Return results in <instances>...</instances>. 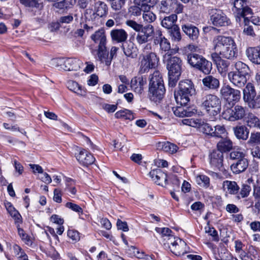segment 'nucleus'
<instances>
[{
  "label": "nucleus",
  "mask_w": 260,
  "mask_h": 260,
  "mask_svg": "<svg viewBox=\"0 0 260 260\" xmlns=\"http://www.w3.org/2000/svg\"><path fill=\"white\" fill-rule=\"evenodd\" d=\"M212 44L214 51L219 53L222 58L232 59L236 57L238 49L232 37L221 35L215 36Z\"/></svg>",
  "instance_id": "f257e3e1"
},
{
  "label": "nucleus",
  "mask_w": 260,
  "mask_h": 260,
  "mask_svg": "<svg viewBox=\"0 0 260 260\" xmlns=\"http://www.w3.org/2000/svg\"><path fill=\"white\" fill-rule=\"evenodd\" d=\"M151 43H147L142 49V53L139 56V72L141 74L147 73L152 69H155L159 62V57L152 51Z\"/></svg>",
  "instance_id": "f03ea898"
},
{
  "label": "nucleus",
  "mask_w": 260,
  "mask_h": 260,
  "mask_svg": "<svg viewBox=\"0 0 260 260\" xmlns=\"http://www.w3.org/2000/svg\"><path fill=\"white\" fill-rule=\"evenodd\" d=\"M195 93L194 85L190 80L180 81L179 84V90L174 93L176 102L181 106H185L190 101V97L194 95Z\"/></svg>",
  "instance_id": "7ed1b4c3"
},
{
  "label": "nucleus",
  "mask_w": 260,
  "mask_h": 260,
  "mask_svg": "<svg viewBox=\"0 0 260 260\" xmlns=\"http://www.w3.org/2000/svg\"><path fill=\"white\" fill-rule=\"evenodd\" d=\"M91 39L95 43L98 45V49L95 51L96 54L95 58L101 62H105L106 66L110 64V61L106 60L108 57V53L107 51L106 37L103 29H100L96 31L91 36Z\"/></svg>",
  "instance_id": "20e7f679"
},
{
  "label": "nucleus",
  "mask_w": 260,
  "mask_h": 260,
  "mask_svg": "<svg viewBox=\"0 0 260 260\" xmlns=\"http://www.w3.org/2000/svg\"><path fill=\"white\" fill-rule=\"evenodd\" d=\"M203 108L210 116L217 115L221 111V101L216 95L207 94L203 98L202 104Z\"/></svg>",
  "instance_id": "39448f33"
},
{
  "label": "nucleus",
  "mask_w": 260,
  "mask_h": 260,
  "mask_svg": "<svg viewBox=\"0 0 260 260\" xmlns=\"http://www.w3.org/2000/svg\"><path fill=\"white\" fill-rule=\"evenodd\" d=\"M232 10L235 14L236 20L240 23L242 18L248 20L249 15L253 14L252 9L249 7L247 0H234Z\"/></svg>",
  "instance_id": "423d86ee"
},
{
  "label": "nucleus",
  "mask_w": 260,
  "mask_h": 260,
  "mask_svg": "<svg viewBox=\"0 0 260 260\" xmlns=\"http://www.w3.org/2000/svg\"><path fill=\"white\" fill-rule=\"evenodd\" d=\"M200 131L204 134L213 137L222 138L225 137L227 132L223 125H217L213 127L207 122L203 120V123L201 124Z\"/></svg>",
  "instance_id": "0eeeda50"
},
{
  "label": "nucleus",
  "mask_w": 260,
  "mask_h": 260,
  "mask_svg": "<svg viewBox=\"0 0 260 260\" xmlns=\"http://www.w3.org/2000/svg\"><path fill=\"white\" fill-rule=\"evenodd\" d=\"M246 115L245 109L240 105L232 108L227 107L222 112L223 118L231 121H235L242 119Z\"/></svg>",
  "instance_id": "6e6552de"
},
{
  "label": "nucleus",
  "mask_w": 260,
  "mask_h": 260,
  "mask_svg": "<svg viewBox=\"0 0 260 260\" xmlns=\"http://www.w3.org/2000/svg\"><path fill=\"white\" fill-rule=\"evenodd\" d=\"M169 53H165L163 55L164 61L166 63L168 74L181 75L182 61L177 56H173Z\"/></svg>",
  "instance_id": "1a4fd4ad"
},
{
  "label": "nucleus",
  "mask_w": 260,
  "mask_h": 260,
  "mask_svg": "<svg viewBox=\"0 0 260 260\" xmlns=\"http://www.w3.org/2000/svg\"><path fill=\"white\" fill-rule=\"evenodd\" d=\"M210 15L212 24L216 27L227 26L231 23L230 19L221 10L212 9Z\"/></svg>",
  "instance_id": "9d476101"
},
{
  "label": "nucleus",
  "mask_w": 260,
  "mask_h": 260,
  "mask_svg": "<svg viewBox=\"0 0 260 260\" xmlns=\"http://www.w3.org/2000/svg\"><path fill=\"white\" fill-rule=\"evenodd\" d=\"M154 35V28L151 24H147L137 32L136 41L139 45L147 43L151 41Z\"/></svg>",
  "instance_id": "9b49d317"
},
{
  "label": "nucleus",
  "mask_w": 260,
  "mask_h": 260,
  "mask_svg": "<svg viewBox=\"0 0 260 260\" xmlns=\"http://www.w3.org/2000/svg\"><path fill=\"white\" fill-rule=\"evenodd\" d=\"M220 94L224 99L230 102H237L240 98V91L229 85L223 86L220 89Z\"/></svg>",
  "instance_id": "f8f14e48"
},
{
  "label": "nucleus",
  "mask_w": 260,
  "mask_h": 260,
  "mask_svg": "<svg viewBox=\"0 0 260 260\" xmlns=\"http://www.w3.org/2000/svg\"><path fill=\"white\" fill-rule=\"evenodd\" d=\"M223 153L218 150H213L209 155L210 165L214 170H220L222 166Z\"/></svg>",
  "instance_id": "ddd939ff"
},
{
  "label": "nucleus",
  "mask_w": 260,
  "mask_h": 260,
  "mask_svg": "<svg viewBox=\"0 0 260 260\" xmlns=\"http://www.w3.org/2000/svg\"><path fill=\"white\" fill-rule=\"evenodd\" d=\"M147 84V80L145 78L142 77H135L131 80V89L136 93L141 94Z\"/></svg>",
  "instance_id": "4468645a"
},
{
  "label": "nucleus",
  "mask_w": 260,
  "mask_h": 260,
  "mask_svg": "<svg viewBox=\"0 0 260 260\" xmlns=\"http://www.w3.org/2000/svg\"><path fill=\"white\" fill-rule=\"evenodd\" d=\"M76 157L80 165L85 167L92 164L95 161L93 156L84 149L80 150L79 152L76 154Z\"/></svg>",
  "instance_id": "2eb2a0df"
},
{
  "label": "nucleus",
  "mask_w": 260,
  "mask_h": 260,
  "mask_svg": "<svg viewBox=\"0 0 260 260\" xmlns=\"http://www.w3.org/2000/svg\"><path fill=\"white\" fill-rule=\"evenodd\" d=\"M78 60L75 58L56 59L54 60L60 69L64 71H73L77 70Z\"/></svg>",
  "instance_id": "dca6fc26"
},
{
  "label": "nucleus",
  "mask_w": 260,
  "mask_h": 260,
  "mask_svg": "<svg viewBox=\"0 0 260 260\" xmlns=\"http://www.w3.org/2000/svg\"><path fill=\"white\" fill-rule=\"evenodd\" d=\"M150 177L158 185L165 186L168 184V177L160 169H155L149 173Z\"/></svg>",
  "instance_id": "f3484780"
},
{
  "label": "nucleus",
  "mask_w": 260,
  "mask_h": 260,
  "mask_svg": "<svg viewBox=\"0 0 260 260\" xmlns=\"http://www.w3.org/2000/svg\"><path fill=\"white\" fill-rule=\"evenodd\" d=\"M176 5V0H160L157 5L160 13L169 14L174 11Z\"/></svg>",
  "instance_id": "a211bd4d"
},
{
  "label": "nucleus",
  "mask_w": 260,
  "mask_h": 260,
  "mask_svg": "<svg viewBox=\"0 0 260 260\" xmlns=\"http://www.w3.org/2000/svg\"><path fill=\"white\" fill-rule=\"evenodd\" d=\"M165 90L164 85L149 86V92L150 100L155 102L160 101L163 98Z\"/></svg>",
  "instance_id": "6ab92c4d"
},
{
  "label": "nucleus",
  "mask_w": 260,
  "mask_h": 260,
  "mask_svg": "<svg viewBox=\"0 0 260 260\" xmlns=\"http://www.w3.org/2000/svg\"><path fill=\"white\" fill-rule=\"evenodd\" d=\"M228 78L233 84L238 87L244 86L247 80V76L237 74L233 72L228 73Z\"/></svg>",
  "instance_id": "aec40b11"
},
{
  "label": "nucleus",
  "mask_w": 260,
  "mask_h": 260,
  "mask_svg": "<svg viewBox=\"0 0 260 260\" xmlns=\"http://www.w3.org/2000/svg\"><path fill=\"white\" fill-rule=\"evenodd\" d=\"M246 55L252 63L260 64V45L247 48Z\"/></svg>",
  "instance_id": "412c9836"
},
{
  "label": "nucleus",
  "mask_w": 260,
  "mask_h": 260,
  "mask_svg": "<svg viewBox=\"0 0 260 260\" xmlns=\"http://www.w3.org/2000/svg\"><path fill=\"white\" fill-rule=\"evenodd\" d=\"M256 94L253 84L251 83H248L245 88L243 89V99L245 102L251 104L254 100Z\"/></svg>",
  "instance_id": "4be33fe9"
},
{
  "label": "nucleus",
  "mask_w": 260,
  "mask_h": 260,
  "mask_svg": "<svg viewBox=\"0 0 260 260\" xmlns=\"http://www.w3.org/2000/svg\"><path fill=\"white\" fill-rule=\"evenodd\" d=\"M95 7L96 9V13H94L91 9H87L85 11V17L87 19V16L88 14L92 13L93 15H95L103 17L106 15L108 11L107 6L104 2L98 1L95 3Z\"/></svg>",
  "instance_id": "5701e85b"
},
{
  "label": "nucleus",
  "mask_w": 260,
  "mask_h": 260,
  "mask_svg": "<svg viewBox=\"0 0 260 260\" xmlns=\"http://www.w3.org/2000/svg\"><path fill=\"white\" fill-rule=\"evenodd\" d=\"M183 31L192 41H196L199 36V30L198 27L191 24H184L182 26Z\"/></svg>",
  "instance_id": "b1692460"
},
{
  "label": "nucleus",
  "mask_w": 260,
  "mask_h": 260,
  "mask_svg": "<svg viewBox=\"0 0 260 260\" xmlns=\"http://www.w3.org/2000/svg\"><path fill=\"white\" fill-rule=\"evenodd\" d=\"M177 244H175L174 247H170L171 251L176 255H183L188 252V247L186 243L180 239H177Z\"/></svg>",
  "instance_id": "393cba45"
},
{
  "label": "nucleus",
  "mask_w": 260,
  "mask_h": 260,
  "mask_svg": "<svg viewBox=\"0 0 260 260\" xmlns=\"http://www.w3.org/2000/svg\"><path fill=\"white\" fill-rule=\"evenodd\" d=\"M248 166L247 159L244 158L232 164L231 166V169L234 173L239 174L244 172L247 169Z\"/></svg>",
  "instance_id": "a878e982"
},
{
  "label": "nucleus",
  "mask_w": 260,
  "mask_h": 260,
  "mask_svg": "<svg viewBox=\"0 0 260 260\" xmlns=\"http://www.w3.org/2000/svg\"><path fill=\"white\" fill-rule=\"evenodd\" d=\"M111 37L113 41L118 43L125 42L127 38V32L123 29H115L110 32Z\"/></svg>",
  "instance_id": "bb28decb"
},
{
  "label": "nucleus",
  "mask_w": 260,
  "mask_h": 260,
  "mask_svg": "<svg viewBox=\"0 0 260 260\" xmlns=\"http://www.w3.org/2000/svg\"><path fill=\"white\" fill-rule=\"evenodd\" d=\"M157 0H134V4L139 6L143 12L150 10L157 3Z\"/></svg>",
  "instance_id": "cd10ccee"
},
{
  "label": "nucleus",
  "mask_w": 260,
  "mask_h": 260,
  "mask_svg": "<svg viewBox=\"0 0 260 260\" xmlns=\"http://www.w3.org/2000/svg\"><path fill=\"white\" fill-rule=\"evenodd\" d=\"M218 142L217 144V148L218 151L221 153L229 151L233 148L232 142L228 138H223Z\"/></svg>",
  "instance_id": "c85d7f7f"
},
{
  "label": "nucleus",
  "mask_w": 260,
  "mask_h": 260,
  "mask_svg": "<svg viewBox=\"0 0 260 260\" xmlns=\"http://www.w3.org/2000/svg\"><path fill=\"white\" fill-rule=\"evenodd\" d=\"M177 20V16L176 14H171L170 16L165 17L161 21V24L162 27L170 29L174 26L176 25L174 24Z\"/></svg>",
  "instance_id": "c756f323"
},
{
  "label": "nucleus",
  "mask_w": 260,
  "mask_h": 260,
  "mask_svg": "<svg viewBox=\"0 0 260 260\" xmlns=\"http://www.w3.org/2000/svg\"><path fill=\"white\" fill-rule=\"evenodd\" d=\"M203 83L205 86L210 89H216L219 86V80L212 76H208L204 78Z\"/></svg>",
  "instance_id": "7c9ffc66"
},
{
  "label": "nucleus",
  "mask_w": 260,
  "mask_h": 260,
  "mask_svg": "<svg viewBox=\"0 0 260 260\" xmlns=\"http://www.w3.org/2000/svg\"><path fill=\"white\" fill-rule=\"evenodd\" d=\"M164 85L162 76L158 71H155L150 76L149 86Z\"/></svg>",
  "instance_id": "2f4dec72"
},
{
  "label": "nucleus",
  "mask_w": 260,
  "mask_h": 260,
  "mask_svg": "<svg viewBox=\"0 0 260 260\" xmlns=\"http://www.w3.org/2000/svg\"><path fill=\"white\" fill-rule=\"evenodd\" d=\"M222 187L224 191L230 194L236 193L239 189L236 182L229 180L224 181L223 182Z\"/></svg>",
  "instance_id": "473e14b6"
},
{
  "label": "nucleus",
  "mask_w": 260,
  "mask_h": 260,
  "mask_svg": "<svg viewBox=\"0 0 260 260\" xmlns=\"http://www.w3.org/2000/svg\"><path fill=\"white\" fill-rule=\"evenodd\" d=\"M234 66L235 71H232L233 72L248 76L249 68L247 64L239 61L235 63Z\"/></svg>",
  "instance_id": "72a5a7b5"
},
{
  "label": "nucleus",
  "mask_w": 260,
  "mask_h": 260,
  "mask_svg": "<svg viewBox=\"0 0 260 260\" xmlns=\"http://www.w3.org/2000/svg\"><path fill=\"white\" fill-rule=\"evenodd\" d=\"M235 136L238 139L246 140L248 137L249 132L244 126H236L234 128Z\"/></svg>",
  "instance_id": "f704fd0d"
},
{
  "label": "nucleus",
  "mask_w": 260,
  "mask_h": 260,
  "mask_svg": "<svg viewBox=\"0 0 260 260\" xmlns=\"http://www.w3.org/2000/svg\"><path fill=\"white\" fill-rule=\"evenodd\" d=\"M68 88L71 91L81 95L85 94V91L82 88V87L79 84L74 81H69L67 83Z\"/></svg>",
  "instance_id": "c9c22d12"
},
{
  "label": "nucleus",
  "mask_w": 260,
  "mask_h": 260,
  "mask_svg": "<svg viewBox=\"0 0 260 260\" xmlns=\"http://www.w3.org/2000/svg\"><path fill=\"white\" fill-rule=\"evenodd\" d=\"M134 44L131 42H124L122 44V49L124 54L132 58L134 57V53L135 52V48L134 47Z\"/></svg>",
  "instance_id": "e433bc0d"
},
{
  "label": "nucleus",
  "mask_w": 260,
  "mask_h": 260,
  "mask_svg": "<svg viewBox=\"0 0 260 260\" xmlns=\"http://www.w3.org/2000/svg\"><path fill=\"white\" fill-rule=\"evenodd\" d=\"M196 69L205 74H209L212 69V64L210 61L204 58L202 60V62Z\"/></svg>",
  "instance_id": "4c0bfd02"
},
{
  "label": "nucleus",
  "mask_w": 260,
  "mask_h": 260,
  "mask_svg": "<svg viewBox=\"0 0 260 260\" xmlns=\"http://www.w3.org/2000/svg\"><path fill=\"white\" fill-rule=\"evenodd\" d=\"M169 34L172 41L179 42L181 40V35L179 26L176 25L169 29Z\"/></svg>",
  "instance_id": "58836bf2"
},
{
  "label": "nucleus",
  "mask_w": 260,
  "mask_h": 260,
  "mask_svg": "<svg viewBox=\"0 0 260 260\" xmlns=\"http://www.w3.org/2000/svg\"><path fill=\"white\" fill-rule=\"evenodd\" d=\"M159 46L161 50L166 53L169 52V54H173L175 53L173 49H171V45L169 41L165 37L160 38Z\"/></svg>",
  "instance_id": "ea45409f"
},
{
  "label": "nucleus",
  "mask_w": 260,
  "mask_h": 260,
  "mask_svg": "<svg viewBox=\"0 0 260 260\" xmlns=\"http://www.w3.org/2000/svg\"><path fill=\"white\" fill-rule=\"evenodd\" d=\"M196 181L201 187L207 188L210 185V178L205 175H198L196 177Z\"/></svg>",
  "instance_id": "a19ab883"
},
{
  "label": "nucleus",
  "mask_w": 260,
  "mask_h": 260,
  "mask_svg": "<svg viewBox=\"0 0 260 260\" xmlns=\"http://www.w3.org/2000/svg\"><path fill=\"white\" fill-rule=\"evenodd\" d=\"M115 116L117 118H122L128 120H133L134 118L132 112L127 109L117 111L115 114Z\"/></svg>",
  "instance_id": "79ce46f5"
},
{
  "label": "nucleus",
  "mask_w": 260,
  "mask_h": 260,
  "mask_svg": "<svg viewBox=\"0 0 260 260\" xmlns=\"http://www.w3.org/2000/svg\"><path fill=\"white\" fill-rule=\"evenodd\" d=\"M142 18L145 23L150 24L156 20V15L153 12L149 10L142 13Z\"/></svg>",
  "instance_id": "37998d69"
},
{
  "label": "nucleus",
  "mask_w": 260,
  "mask_h": 260,
  "mask_svg": "<svg viewBox=\"0 0 260 260\" xmlns=\"http://www.w3.org/2000/svg\"><path fill=\"white\" fill-rule=\"evenodd\" d=\"M177 239H180L179 237H175L172 235L170 237H167L165 239L163 240L164 246L165 248H168L170 250V247H173L175 244H177Z\"/></svg>",
  "instance_id": "c03bdc74"
},
{
  "label": "nucleus",
  "mask_w": 260,
  "mask_h": 260,
  "mask_svg": "<svg viewBox=\"0 0 260 260\" xmlns=\"http://www.w3.org/2000/svg\"><path fill=\"white\" fill-rule=\"evenodd\" d=\"M184 124L187 125L200 129L201 124L203 123V120L201 119H184L182 120Z\"/></svg>",
  "instance_id": "a18cd8bd"
},
{
  "label": "nucleus",
  "mask_w": 260,
  "mask_h": 260,
  "mask_svg": "<svg viewBox=\"0 0 260 260\" xmlns=\"http://www.w3.org/2000/svg\"><path fill=\"white\" fill-rule=\"evenodd\" d=\"M21 4L25 7H35L36 8L42 9L43 5L42 3H39L37 0H19Z\"/></svg>",
  "instance_id": "49530a36"
},
{
  "label": "nucleus",
  "mask_w": 260,
  "mask_h": 260,
  "mask_svg": "<svg viewBox=\"0 0 260 260\" xmlns=\"http://www.w3.org/2000/svg\"><path fill=\"white\" fill-rule=\"evenodd\" d=\"M178 148L177 145L169 142H165L162 145V149L164 151L172 154L176 152Z\"/></svg>",
  "instance_id": "de8ad7c7"
},
{
  "label": "nucleus",
  "mask_w": 260,
  "mask_h": 260,
  "mask_svg": "<svg viewBox=\"0 0 260 260\" xmlns=\"http://www.w3.org/2000/svg\"><path fill=\"white\" fill-rule=\"evenodd\" d=\"M74 0H63L54 4L55 7L60 9L67 10L73 6Z\"/></svg>",
  "instance_id": "09e8293b"
},
{
  "label": "nucleus",
  "mask_w": 260,
  "mask_h": 260,
  "mask_svg": "<svg viewBox=\"0 0 260 260\" xmlns=\"http://www.w3.org/2000/svg\"><path fill=\"white\" fill-rule=\"evenodd\" d=\"M230 158L231 159L237 161V160L245 158V154L243 151L240 149L234 150L230 153Z\"/></svg>",
  "instance_id": "8fccbe9b"
},
{
  "label": "nucleus",
  "mask_w": 260,
  "mask_h": 260,
  "mask_svg": "<svg viewBox=\"0 0 260 260\" xmlns=\"http://www.w3.org/2000/svg\"><path fill=\"white\" fill-rule=\"evenodd\" d=\"M177 107L174 111V114L178 117L191 116L193 113L192 112L187 111L182 107Z\"/></svg>",
  "instance_id": "3c124183"
},
{
  "label": "nucleus",
  "mask_w": 260,
  "mask_h": 260,
  "mask_svg": "<svg viewBox=\"0 0 260 260\" xmlns=\"http://www.w3.org/2000/svg\"><path fill=\"white\" fill-rule=\"evenodd\" d=\"M217 68L220 73H225L228 71L230 62L228 61L219 59V61L216 63Z\"/></svg>",
  "instance_id": "603ef678"
},
{
  "label": "nucleus",
  "mask_w": 260,
  "mask_h": 260,
  "mask_svg": "<svg viewBox=\"0 0 260 260\" xmlns=\"http://www.w3.org/2000/svg\"><path fill=\"white\" fill-rule=\"evenodd\" d=\"M248 126L250 127H257L259 128V119L254 115H249L247 121Z\"/></svg>",
  "instance_id": "864d4df0"
},
{
  "label": "nucleus",
  "mask_w": 260,
  "mask_h": 260,
  "mask_svg": "<svg viewBox=\"0 0 260 260\" xmlns=\"http://www.w3.org/2000/svg\"><path fill=\"white\" fill-rule=\"evenodd\" d=\"M6 207L10 215L12 217H14L17 222L20 221L21 215L17 211L15 210L14 208L12 206V205L10 203H8Z\"/></svg>",
  "instance_id": "5fc2aeb1"
},
{
  "label": "nucleus",
  "mask_w": 260,
  "mask_h": 260,
  "mask_svg": "<svg viewBox=\"0 0 260 260\" xmlns=\"http://www.w3.org/2000/svg\"><path fill=\"white\" fill-rule=\"evenodd\" d=\"M201 55L196 53L188 54L187 56V60L188 63L192 67L195 68L196 65H197L198 59Z\"/></svg>",
  "instance_id": "6e6d98bb"
},
{
  "label": "nucleus",
  "mask_w": 260,
  "mask_h": 260,
  "mask_svg": "<svg viewBox=\"0 0 260 260\" xmlns=\"http://www.w3.org/2000/svg\"><path fill=\"white\" fill-rule=\"evenodd\" d=\"M244 19V28L243 29V32L248 36H255V33L253 27L252 26L249 25V23L250 22L249 17H248V20L247 21H245V18Z\"/></svg>",
  "instance_id": "4d7b16f0"
},
{
  "label": "nucleus",
  "mask_w": 260,
  "mask_h": 260,
  "mask_svg": "<svg viewBox=\"0 0 260 260\" xmlns=\"http://www.w3.org/2000/svg\"><path fill=\"white\" fill-rule=\"evenodd\" d=\"M125 24L128 26L132 28L137 32L142 29L144 26L142 24L138 23L136 21L133 20H127L125 22Z\"/></svg>",
  "instance_id": "13d9d810"
},
{
  "label": "nucleus",
  "mask_w": 260,
  "mask_h": 260,
  "mask_svg": "<svg viewBox=\"0 0 260 260\" xmlns=\"http://www.w3.org/2000/svg\"><path fill=\"white\" fill-rule=\"evenodd\" d=\"M155 231L161 235L163 240H164L167 237H170L172 235V231L168 228H156Z\"/></svg>",
  "instance_id": "bf43d9fd"
},
{
  "label": "nucleus",
  "mask_w": 260,
  "mask_h": 260,
  "mask_svg": "<svg viewBox=\"0 0 260 260\" xmlns=\"http://www.w3.org/2000/svg\"><path fill=\"white\" fill-rule=\"evenodd\" d=\"M68 236L75 242L78 241L80 239L79 233L74 230H68Z\"/></svg>",
  "instance_id": "052dcab7"
},
{
  "label": "nucleus",
  "mask_w": 260,
  "mask_h": 260,
  "mask_svg": "<svg viewBox=\"0 0 260 260\" xmlns=\"http://www.w3.org/2000/svg\"><path fill=\"white\" fill-rule=\"evenodd\" d=\"M168 76L169 86L174 87L179 79L180 74H168Z\"/></svg>",
  "instance_id": "680f3d73"
},
{
  "label": "nucleus",
  "mask_w": 260,
  "mask_h": 260,
  "mask_svg": "<svg viewBox=\"0 0 260 260\" xmlns=\"http://www.w3.org/2000/svg\"><path fill=\"white\" fill-rule=\"evenodd\" d=\"M205 232L209 235L211 236L213 238V240L215 241H218L219 237L218 236L217 232L214 228L207 226L205 228Z\"/></svg>",
  "instance_id": "e2e57ef3"
},
{
  "label": "nucleus",
  "mask_w": 260,
  "mask_h": 260,
  "mask_svg": "<svg viewBox=\"0 0 260 260\" xmlns=\"http://www.w3.org/2000/svg\"><path fill=\"white\" fill-rule=\"evenodd\" d=\"M128 11L132 15L135 16H140L142 12L139 6H137L135 4H134V5L129 7Z\"/></svg>",
  "instance_id": "0e129e2a"
},
{
  "label": "nucleus",
  "mask_w": 260,
  "mask_h": 260,
  "mask_svg": "<svg viewBox=\"0 0 260 260\" xmlns=\"http://www.w3.org/2000/svg\"><path fill=\"white\" fill-rule=\"evenodd\" d=\"M66 207L68 208L74 212H77L79 214H82L83 210L79 205L74 204L71 202H68L66 204Z\"/></svg>",
  "instance_id": "69168bd1"
},
{
  "label": "nucleus",
  "mask_w": 260,
  "mask_h": 260,
  "mask_svg": "<svg viewBox=\"0 0 260 260\" xmlns=\"http://www.w3.org/2000/svg\"><path fill=\"white\" fill-rule=\"evenodd\" d=\"M248 143L249 144H259L260 133L257 132L255 133H251Z\"/></svg>",
  "instance_id": "338daca9"
},
{
  "label": "nucleus",
  "mask_w": 260,
  "mask_h": 260,
  "mask_svg": "<svg viewBox=\"0 0 260 260\" xmlns=\"http://www.w3.org/2000/svg\"><path fill=\"white\" fill-rule=\"evenodd\" d=\"M93 27L91 26H88L86 24H84L83 26V28L78 29L76 32L75 34L77 35L79 37H82L85 32V30L87 31V32H89L92 30Z\"/></svg>",
  "instance_id": "774afa93"
}]
</instances>
